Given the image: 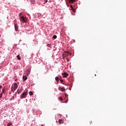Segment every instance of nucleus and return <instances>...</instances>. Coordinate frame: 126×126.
I'll use <instances>...</instances> for the list:
<instances>
[{
    "label": "nucleus",
    "instance_id": "nucleus-1",
    "mask_svg": "<svg viewBox=\"0 0 126 126\" xmlns=\"http://www.w3.org/2000/svg\"><path fill=\"white\" fill-rule=\"evenodd\" d=\"M28 93L27 92H24L22 94L20 95V99H23V98H26V96H27Z\"/></svg>",
    "mask_w": 126,
    "mask_h": 126
},
{
    "label": "nucleus",
    "instance_id": "nucleus-2",
    "mask_svg": "<svg viewBox=\"0 0 126 126\" xmlns=\"http://www.w3.org/2000/svg\"><path fill=\"white\" fill-rule=\"evenodd\" d=\"M20 20H22L23 22H27V18H26V16H20Z\"/></svg>",
    "mask_w": 126,
    "mask_h": 126
},
{
    "label": "nucleus",
    "instance_id": "nucleus-3",
    "mask_svg": "<svg viewBox=\"0 0 126 126\" xmlns=\"http://www.w3.org/2000/svg\"><path fill=\"white\" fill-rule=\"evenodd\" d=\"M13 88L14 89V90H16L18 87V85H17V83H13Z\"/></svg>",
    "mask_w": 126,
    "mask_h": 126
},
{
    "label": "nucleus",
    "instance_id": "nucleus-4",
    "mask_svg": "<svg viewBox=\"0 0 126 126\" xmlns=\"http://www.w3.org/2000/svg\"><path fill=\"white\" fill-rule=\"evenodd\" d=\"M59 90L60 91H62V92H63V91H64L65 89H64V87H63V88L59 87Z\"/></svg>",
    "mask_w": 126,
    "mask_h": 126
},
{
    "label": "nucleus",
    "instance_id": "nucleus-5",
    "mask_svg": "<svg viewBox=\"0 0 126 126\" xmlns=\"http://www.w3.org/2000/svg\"><path fill=\"white\" fill-rule=\"evenodd\" d=\"M63 77H67V76H68V74H67L66 72H64L63 74Z\"/></svg>",
    "mask_w": 126,
    "mask_h": 126
},
{
    "label": "nucleus",
    "instance_id": "nucleus-6",
    "mask_svg": "<svg viewBox=\"0 0 126 126\" xmlns=\"http://www.w3.org/2000/svg\"><path fill=\"white\" fill-rule=\"evenodd\" d=\"M26 80H27V76L24 75L23 76V81H26Z\"/></svg>",
    "mask_w": 126,
    "mask_h": 126
},
{
    "label": "nucleus",
    "instance_id": "nucleus-7",
    "mask_svg": "<svg viewBox=\"0 0 126 126\" xmlns=\"http://www.w3.org/2000/svg\"><path fill=\"white\" fill-rule=\"evenodd\" d=\"M23 91V89H22V88H21L20 90H17L18 94H20V93H21Z\"/></svg>",
    "mask_w": 126,
    "mask_h": 126
},
{
    "label": "nucleus",
    "instance_id": "nucleus-8",
    "mask_svg": "<svg viewBox=\"0 0 126 126\" xmlns=\"http://www.w3.org/2000/svg\"><path fill=\"white\" fill-rule=\"evenodd\" d=\"M14 27H15V31H18V27H17L16 24L14 25Z\"/></svg>",
    "mask_w": 126,
    "mask_h": 126
},
{
    "label": "nucleus",
    "instance_id": "nucleus-9",
    "mask_svg": "<svg viewBox=\"0 0 126 126\" xmlns=\"http://www.w3.org/2000/svg\"><path fill=\"white\" fill-rule=\"evenodd\" d=\"M16 90H14V88H13V87H11V92H13V93H14V91H15Z\"/></svg>",
    "mask_w": 126,
    "mask_h": 126
},
{
    "label": "nucleus",
    "instance_id": "nucleus-10",
    "mask_svg": "<svg viewBox=\"0 0 126 126\" xmlns=\"http://www.w3.org/2000/svg\"><path fill=\"white\" fill-rule=\"evenodd\" d=\"M55 80H56L57 82H59V81H60V78L58 77H56Z\"/></svg>",
    "mask_w": 126,
    "mask_h": 126
},
{
    "label": "nucleus",
    "instance_id": "nucleus-11",
    "mask_svg": "<svg viewBox=\"0 0 126 126\" xmlns=\"http://www.w3.org/2000/svg\"><path fill=\"white\" fill-rule=\"evenodd\" d=\"M59 124H63V120L62 119L59 120Z\"/></svg>",
    "mask_w": 126,
    "mask_h": 126
},
{
    "label": "nucleus",
    "instance_id": "nucleus-12",
    "mask_svg": "<svg viewBox=\"0 0 126 126\" xmlns=\"http://www.w3.org/2000/svg\"><path fill=\"white\" fill-rule=\"evenodd\" d=\"M17 60H18L19 61H20V60H21V58H20V56H19V55H18L17 56Z\"/></svg>",
    "mask_w": 126,
    "mask_h": 126
},
{
    "label": "nucleus",
    "instance_id": "nucleus-13",
    "mask_svg": "<svg viewBox=\"0 0 126 126\" xmlns=\"http://www.w3.org/2000/svg\"><path fill=\"white\" fill-rule=\"evenodd\" d=\"M29 95H30L31 96H32V95H33V92H29Z\"/></svg>",
    "mask_w": 126,
    "mask_h": 126
},
{
    "label": "nucleus",
    "instance_id": "nucleus-14",
    "mask_svg": "<svg viewBox=\"0 0 126 126\" xmlns=\"http://www.w3.org/2000/svg\"><path fill=\"white\" fill-rule=\"evenodd\" d=\"M53 38L54 39H57V35H54L53 36Z\"/></svg>",
    "mask_w": 126,
    "mask_h": 126
},
{
    "label": "nucleus",
    "instance_id": "nucleus-15",
    "mask_svg": "<svg viewBox=\"0 0 126 126\" xmlns=\"http://www.w3.org/2000/svg\"><path fill=\"white\" fill-rule=\"evenodd\" d=\"M75 1V0H70V2H74Z\"/></svg>",
    "mask_w": 126,
    "mask_h": 126
},
{
    "label": "nucleus",
    "instance_id": "nucleus-16",
    "mask_svg": "<svg viewBox=\"0 0 126 126\" xmlns=\"http://www.w3.org/2000/svg\"><path fill=\"white\" fill-rule=\"evenodd\" d=\"M7 126H11V123H8L7 125Z\"/></svg>",
    "mask_w": 126,
    "mask_h": 126
},
{
    "label": "nucleus",
    "instance_id": "nucleus-17",
    "mask_svg": "<svg viewBox=\"0 0 126 126\" xmlns=\"http://www.w3.org/2000/svg\"><path fill=\"white\" fill-rule=\"evenodd\" d=\"M59 99L60 100H62V101H63V98H62V97H60Z\"/></svg>",
    "mask_w": 126,
    "mask_h": 126
},
{
    "label": "nucleus",
    "instance_id": "nucleus-18",
    "mask_svg": "<svg viewBox=\"0 0 126 126\" xmlns=\"http://www.w3.org/2000/svg\"><path fill=\"white\" fill-rule=\"evenodd\" d=\"M45 3L48 2V0H44Z\"/></svg>",
    "mask_w": 126,
    "mask_h": 126
},
{
    "label": "nucleus",
    "instance_id": "nucleus-19",
    "mask_svg": "<svg viewBox=\"0 0 126 126\" xmlns=\"http://www.w3.org/2000/svg\"><path fill=\"white\" fill-rule=\"evenodd\" d=\"M3 94V91H2V92L0 94H1L2 95Z\"/></svg>",
    "mask_w": 126,
    "mask_h": 126
},
{
    "label": "nucleus",
    "instance_id": "nucleus-20",
    "mask_svg": "<svg viewBox=\"0 0 126 126\" xmlns=\"http://www.w3.org/2000/svg\"><path fill=\"white\" fill-rule=\"evenodd\" d=\"M70 7H71V8H73V7H72V5H70Z\"/></svg>",
    "mask_w": 126,
    "mask_h": 126
},
{
    "label": "nucleus",
    "instance_id": "nucleus-21",
    "mask_svg": "<svg viewBox=\"0 0 126 126\" xmlns=\"http://www.w3.org/2000/svg\"><path fill=\"white\" fill-rule=\"evenodd\" d=\"M2 97V95L1 94H0V98H1Z\"/></svg>",
    "mask_w": 126,
    "mask_h": 126
},
{
    "label": "nucleus",
    "instance_id": "nucleus-22",
    "mask_svg": "<svg viewBox=\"0 0 126 126\" xmlns=\"http://www.w3.org/2000/svg\"><path fill=\"white\" fill-rule=\"evenodd\" d=\"M1 87H2V86H0V89H1Z\"/></svg>",
    "mask_w": 126,
    "mask_h": 126
},
{
    "label": "nucleus",
    "instance_id": "nucleus-23",
    "mask_svg": "<svg viewBox=\"0 0 126 126\" xmlns=\"http://www.w3.org/2000/svg\"><path fill=\"white\" fill-rule=\"evenodd\" d=\"M12 98L13 99H14V96H13Z\"/></svg>",
    "mask_w": 126,
    "mask_h": 126
},
{
    "label": "nucleus",
    "instance_id": "nucleus-24",
    "mask_svg": "<svg viewBox=\"0 0 126 126\" xmlns=\"http://www.w3.org/2000/svg\"><path fill=\"white\" fill-rule=\"evenodd\" d=\"M65 53H67V54H68V53H67V52H65Z\"/></svg>",
    "mask_w": 126,
    "mask_h": 126
}]
</instances>
